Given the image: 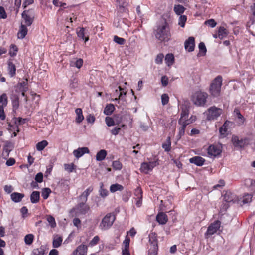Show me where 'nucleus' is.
Segmentation results:
<instances>
[{
  "instance_id": "nucleus-1",
  "label": "nucleus",
  "mask_w": 255,
  "mask_h": 255,
  "mask_svg": "<svg viewBox=\"0 0 255 255\" xmlns=\"http://www.w3.org/2000/svg\"><path fill=\"white\" fill-rule=\"evenodd\" d=\"M93 190V187L90 186L78 197V203L72 209L76 215H85L90 210V207L86 203L88 196Z\"/></svg>"
},
{
  "instance_id": "nucleus-2",
  "label": "nucleus",
  "mask_w": 255,
  "mask_h": 255,
  "mask_svg": "<svg viewBox=\"0 0 255 255\" xmlns=\"http://www.w3.org/2000/svg\"><path fill=\"white\" fill-rule=\"evenodd\" d=\"M169 18L170 15L169 13L163 14L162 18L164 21L157 26V28L155 32L156 38L160 41H167L170 38V29L168 22V19Z\"/></svg>"
},
{
  "instance_id": "nucleus-3",
  "label": "nucleus",
  "mask_w": 255,
  "mask_h": 255,
  "mask_svg": "<svg viewBox=\"0 0 255 255\" xmlns=\"http://www.w3.org/2000/svg\"><path fill=\"white\" fill-rule=\"evenodd\" d=\"M222 85V77L221 76H217L211 82L209 92L211 95L214 97L220 96L221 86Z\"/></svg>"
},
{
  "instance_id": "nucleus-4",
  "label": "nucleus",
  "mask_w": 255,
  "mask_h": 255,
  "mask_svg": "<svg viewBox=\"0 0 255 255\" xmlns=\"http://www.w3.org/2000/svg\"><path fill=\"white\" fill-rule=\"evenodd\" d=\"M115 219L116 217L114 214L111 213L107 214L102 219L99 225V228L102 230L109 229L112 226Z\"/></svg>"
},
{
  "instance_id": "nucleus-5",
  "label": "nucleus",
  "mask_w": 255,
  "mask_h": 255,
  "mask_svg": "<svg viewBox=\"0 0 255 255\" xmlns=\"http://www.w3.org/2000/svg\"><path fill=\"white\" fill-rule=\"evenodd\" d=\"M208 95L207 93L201 91L196 92L193 96L194 104L198 106L203 107L205 105Z\"/></svg>"
},
{
  "instance_id": "nucleus-6",
  "label": "nucleus",
  "mask_w": 255,
  "mask_h": 255,
  "mask_svg": "<svg viewBox=\"0 0 255 255\" xmlns=\"http://www.w3.org/2000/svg\"><path fill=\"white\" fill-rule=\"evenodd\" d=\"M158 165V159L149 162H144L141 164L140 170L141 172L147 174L151 172L153 169Z\"/></svg>"
},
{
  "instance_id": "nucleus-7",
  "label": "nucleus",
  "mask_w": 255,
  "mask_h": 255,
  "mask_svg": "<svg viewBox=\"0 0 255 255\" xmlns=\"http://www.w3.org/2000/svg\"><path fill=\"white\" fill-rule=\"evenodd\" d=\"M222 113V110L220 108L213 106L208 109L207 119L208 120H214L219 117Z\"/></svg>"
},
{
  "instance_id": "nucleus-8",
  "label": "nucleus",
  "mask_w": 255,
  "mask_h": 255,
  "mask_svg": "<svg viewBox=\"0 0 255 255\" xmlns=\"http://www.w3.org/2000/svg\"><path fill=\"white\" fill-rule=\"evenodd\" d=\"M220 225L221 222L218 220H216L213 223L211 224L208 227L207 231L205 233V237L206 238H208L210 236L216 233L219 229Z\"/></svg>"
},
{
  "instance_id": "nucleus-9",
  "label": "nucleus",
  "mask_w": 255,
  "mask_h": 255,
  "mask_svg": "<svg viewBox=\"0 0 255 255\" xmlns=\"http://www.w3.org/2000/svg\"><path fill=\"white\" fill-rule=\"evenodd\" d=\"M22 18L23 19L25 25L29 26L33 22L34 13L32 10H24L22 13Z\"/></svg>"
},
{
  "instance_id": "nucleus-10",
  "label": "nucleus",
  "mask_w": 255,
  "mask_h": 255,
  "mask_svg": "<svg viewBox=\"0 0 255 255\" xmlns=\"http://www.w3.org/2000/svg\"><path fill=\"white\" fill-rule=\"evenodd\" d=\"M222 152L221 147L218 145H211L207 149L208 156L210 158H215L219 156Z\"/></svg>"
},
{
  "instance_id": "nucleus-11",
  "label": "nucleus",
  "mask_w": 255,
  "mask_h": 255,
  "mask_svg": "<svg viewBox=\"0 0 255 255\" xmlns=\"http://www.w3.org/2000/svg\"><path fill=\"white\" fill-rule=\"evenodd\" d=\"M232 141L234 146L238 148L244 147L248 143V140L246 138H241L237 136H233L232 137Z\"/></svg>"
},
{
  "instance_id": "nucleus-12",
  "label": "nucleus",
  "mask_w": 255,
  "mask_h": 255,
  "mask_svg": "<svg viewBox=\"0 0 255 255\" xmlns=\"http://www.w3.org/2000/svg\"><path fill=\"white\" fill-rule=\"evenodd\" d=\"M89 153V149L86 147H80L77 149L74 150L73 151V155L76 158H79L82 156L84 154Z\"/></svg>"
},
{
  "instance_id": "nucleus-13",
  "label": "nucleus",
  "mask_w": 255,
  "mask_h": 255,
  "mask_svg": "<svg viewBox=\"0 0 255 255\" xmlns=\"http://www.w3.org/2000/svg\"><path fill=\"white\" fill-rule=\"evenodd\" d=\"M189 162L190 163L194 164L198 166H201L204 164L205 160L201 156H197L190 158Z\"/></svg>"
},
{
  "instance_id": "nucleus-14",
  "label": "nucleus",
  "mask_w": 255,
  "mask_h": 255,
  "mask_svg": "<svg viewBox=\"0 0 255 255\" xmlns=\"http://www.w3.org/2000/svg\"><path fill=\"white\" fill-rule=\"evenodd\" d=\"M16 66L15 64L10 60L7 62V71L10 77H13L16 75Z\"/></svg>"
},
{
  "instance_id": "nucleus-15",
  "label": "nucleus",
  "mask_w": 255,
  "mask_h": 255,
  "mask_svg": "<svg viewBox=\"0 0 255 255\" xmlns=\"http://www.w3.org/2000/svg\"><path fill=\"white\" fill-rule=\"evenodd\" d=\"M83 64V60L81 58H73L70 61V65L71 67L80 69Z\"/></svg>"
},
{
  "instance_id": "nucleus-16",
  "label": "nucleus",
  "mask_w": 255,
  "mask_h": 255,
  "mask_svg": "<svg viewBox=\"0 0 255 255\" xmlns=\"http://www.w3.org/2000/svg\"><path fill=\"white\" fill-rule=\"evenodd\" d=\"M87 34V32L85 31V29L84 28H79L77 29L78 37L83 40H84L85 42L89 40V36Z\"/></svg>"
},
{
  "instance_id": "nucleus-17",
  "label": "nucleus",
  "mask_w": 255,
  "mask_h": 255,
  "mask_svg": "<svg viewBox=\"0 0 255 255\" xmlns=\"http://www.w3.org/2000/svg\"><path fill=\"white\" fill-rule=\"evenodd\" d=\"M156 221L160 224H165L168 221V217L167 215L163 212L158 213L156 216Z\"/></svg>"
},
{
  "instance_id": "nucleus-18",
  "label": "nucleus",
  "mask_w": 255,
  "mask_h": 255,
  "mask_svg": "<svg viewBox=\"0 0 255 255\" xmlns=\"http://www.w3.org/2000/svg\"><path fill=\"white\" fill-rule=\"evenodd\" d=\"M87 246L85 245H80L74 252L75 255H86Z\"/></svg>"
},
{
  "instance_id": "nucleus-19",
  "label": "nucleus",
  "mask_w": 255,
  "mask_h": 255,
  "mask_svg": "<svg viewBox=\"0 0 255 255\" xmlns=\"http://www.w3.org/2000/svg\"><path fill=\"white\" fill-rule=\"evenodd\" d=\"M252 195L251 194H245L239 200V202L242 205L247 204L252 201Z\"/></svg>"
},
{
  "instance_id": "nucleus-20",
  "label": "nucleus",
  "mask_w": 255,
  "mask_h": 255,
  "mask_svg": "<svg viewBox=\"0 0 255 255\" xmlns=\"http://www.w3.org/2000/svg\"><path fill=\"white\" fill-rule=\"evenodd\" d=\"M118 89L119 90L117 89L115 91V93L118 95V98H115V99L113 100L115 101H118L119 99L123 100L127 93V91L121 86H119Z\"/></svg>"
},
{
  "instance_id": "nucleus-21",
  "label": "nucleus",
  "mask_w": 255,
  "mask_h": 255,
  "mask_svg": "<svg viewBox=\"0 0 255 255\" xmlns=\"http://www.w3.org/2000/svg\"><path fill=\"white\" fill-rule=\"evenodd\" d=\"M11 199L15 203L20 202L22 198L24 197V195L22 193L18 192H13L11 195Z\"/></svg>"
},
{
  "instance_id": "nucleus-22",
  "label": "nucleus",
  "mask_w": 255,
  "mask_h": 255,
  "mask_svg": "<svg viewBox=\"0 0 255 255\" xmlns=\"http://www.w3.org/2000/svg\"><path fill=\"white\" fill-rule=\"evenodd\" d=\"M27 26L21 24L19 32H18L17 36L18 38L23 39L24 38L26 34H27L28 29L27 28Z\"/></svg>"
},
{
  "instance_id": "nucleus-23",
  "label": "nucleus",
  "mask_w": 255,
  "mask_h": 255,
  "mask_svg": "<svg viewBox=\"0 0 255 255\" xmlns=\"http://www.w3.org/2000/svg\"><path fill=\"white\" fill-rule=\"evenodd\" d=\"M75 113L76 115L75 121L77 123L79 124L82 122L84 118L82 109L81 108H77L75 110Z\"/></svg>"
},
{
  "instance_id": "nucleus-24",
  "label": "nucleus",
  "mask_w": 255,
  "mask_h": 255,
  "mask_svg": "<svg viewBox=\"0 0 255 255\" xmlns=\"http://www.w3.org/2000/svg\"><path fill=\"white\" fill-rule=\"evenodd\" d=\"M245 185L249 187L251 191H253L255 194V180L251 179H246L245 180Z\"/></svg>"
},
{
  "instance_id": "nucleus-25",
  "label": "nucleus",
  "mask_w": 255,
  "mask_h": 255,
  "mask_svg": "<svg viewBox=\"0 0 255 255\" xmlns=\"http://www.w3.org/2000/svg\"><path fill=\"white\" fill-rule=\"evenodd\" d=\"M149 242L150 243V247H158L157 239L155 233L149 234Z\"/></svg>"
},
{
  "instance_id": "nucleus-26",
  "label": "nucleus",
  "mask_w": 255,
  "mask_h": 255,
  "mask_svg": "<svg viewBox=\"0 0 255 255\" xmlns=\"http://www.w3.org/2000/svg\"><path fill=\"white\" fill-rule=\"evenodd\" d=\"M195 38L193 37H189L184 42V48H195Z\"/></svg>"
},
{
  "instance_id": "nucleus-27",
  "label": "nucleus",
  "mask_w": 255,
  "mask_h": 255,
  "mask_svg": "<svg viewBox=\"0 0 255 255\" xmlns=\"http://www.w3.org/2000/svg\"><path fill=\"white\" fill-rule=\"evenodd\" d=\"M121 122L120 120H115L114 118L110 117H106L105 118V122L107 126L111 127L118 124Z\"/></svg>"
},
{
  "instance_id": "nucleus-28",
  "label": "nucleus",
  "mask_w": 255,
  "mask_h": 255,
  "mask_svg": "<svg viewBox=\"0 0 255 255\" xmlns=\"http://www.w3.org/2000/svg\"><path fill=\"white\" fill-rule=\"evenodd\" d=\"M107 155V152L105 149H102L97 152L96 156V160L102 161L105 159Z\"/></svg>"
},
{
  "instance_id": "nucleus-29",
  "label": "nucleus",
  "mask_w": 255,
  "mask_h": 255,
  "mask_svg": "<svg viewBox=\"0 0 255 255\" xmlns=\"http://www.w3.org/2000/svg\"><path fill=\"white\" fill-rule=\"evenodd\" d=\"M165 62L168 67L171 66L174 62V56L172 54H167L165 57Z\"/></svg>"
},
{
  "instance_id": "nucleus-30",
  "label": "nucleus",
  "mask_w": 255,
  "mask_h": 255,
  "mask_svg": "<svg viewBox=\"0 0 255 255\" xmlns=\"http://www.w3.org/2000/svg\"><path fill=\"white\" fill-rule=\"evenodd\" d=\"M40 198V192L39 191H33L30 195V201L32 203H36L39 202Z\"/></svg>"
},
{
  "instance_id": "nucleus-31",
  "label": "nucleus",
  "mask_w": 255,
  "mask_h": 255,
  "mask_svg": "<svg viewBox=\"0 0 255 255\" xmlns=\"http://www.w3.org/2000/svg\"><path fill=\"white\" fill-rule=\"evenodd\" d=\"M115 107L113 104H108L105 108L104 113L106 115H110L115 110Z\"/></svg>"
},
{
  "instance_id": "nucleus-32",
  "label": "nucleus",
  "mask_w": 255,
  "mask_h": 255,
  "mask_svg": "<svg viewBox=\"0 0 255 255\" xmlns=\"http://www.w3.org/2000/svg\"><path fill=\"white\" fill-rule=\"evenodd\" d=\"M178 123L181 125V127L179 128L178 133L179 138H181V137L184 134L186 127L189 124V123L188 122H182Z\"/></svg>"
},
{
  "instance_id": "nucleus-33",
  "label": "nucleus",
  "mask_w": 255,
  "mask_h": 255,
  "mask_svg": "<svg viewBox=\"0 0 255 255\" xmlns=\"http://www.w3.org/2000/svg\"><path fill=\"white\" fill-rule=\"evenodd\" d=\"M124 187L122 185L116 183L110 186V190L111 192L114 193L117 191H122Z\"/></svg>"
},
{
  "instance_id": "nucleus-34",
  "label": "nucleus",
  "mask_w": 255,
  "mask_h": 255,
  "mask_svg": "<svg viewBox=\"0 0 255 255\" xmlns=\"http://www.w3.org/2000/svg\"><path fill=\"white\" fill-rule=\"evenodd\" d=\"M48 144V142L45 140L38 142L36 145L37 150L39 151L43 150L47 146Z\"/></svg>"
},
{
  "instance_id": "nucleus-35",
  "label": "nucleus",
  "mask_w": 255,
  "mask_h": 255,
  "mask_svg": "<svg viewBox=\"0 0 255 255\" xmlns=\"http://www.w3.org/2000/svg\"><path fill=\"white\" fill-rule=\"evenodd\" d=\"M218 37L220 38H223L227 36L228 34V31L227 29L224 27H220L218 29Z\"/></svg>"
},
{
  "instance_id": "nucleus-36",
  "label": "nucleus",
  "mask_w": 255,
  "mask_h": 255,
  "mask_svg": "<svg viewBox=\"0 0 255 255\" xmlns=\"http://www.w3.org/2000/svg\"><path fill=\"white\" fill-rule=\"evenodd\" d=\"M185 10L184 6L181 5H175L174 7V11L177 15H181Z\"/></svg>"
},
{
  "instance_id": "nucleus-37",
  "label": "nucleus",
  "mask_w": 255,
  "mask_h": 255,
  "mask_svg": "<svg viewBox=\"0 0 255 255\" xmlns=\"http://www.w3.org/2000/svg\"><path fill=\"white\" fill-rule=\"evenodd\" d=\"M62 238L60 236H55L53 241V246L54 248H58L61 245Z\"/></svg>"
},
{
  "instance_id": "nucleus-38",
  "label": "nucleus",
  "mask_w": 255,
  "mask_h": 255,
  "mask_svg": "<svg viewBox=\"0 0 255 255\" xmlns=\"http://www.w3.org/2000/svg\"><path fill=\"white\" fill-rule=\"evenodd\" d=\"M7 96L5 93H3L0 96V104H1V105H0V106L6 107L7 105Z\"/></svg>"
},
{
  "instance_id": "nucleus-39",
  "label": "nucleus",
  "mask_w": 255,
  "mask_h": 255,
  "mask_svg": "<svg viewBox=\"0 0 255 255\" xmlns=\"http://www.w3.org/2000/svg\"><path fill=\"white\" fill-rule=\"evenodd\" d=\"M31 255H45V250L44 248L40 247V248L34 249Z\"/></svg>"
},
{
  "instance_id": "nucleus-40",
  "label": "nucleus",
  "mask_w": 255,
  "mask_h": 255,
  "mask_svg": "<svg viewBox=\"0 0 255 255\" xmlns=\"http://www.w3.org/2000/svg\"><path fill=\"white\" fill-rule=\"evenodd\" d=\"M34 235L32 234L26 235L24 237V242L26 245H30L33 242Z\"/></svg>"
},
{
  "instance_id": "nucleus-41",
  "label": "nucleus",
  "mask_w": 255,
  "mask_h": 255,
  "mask_svg": "<svg viewBox=\"0 0 255 255\" xmlns=\"http://www.w3.org/2000/svg\"><path fill=\"white\" fill-rule=\"evenodd\" d=\"M188 117V111L187 110H182L181 113V117L178 121V123L182 122H187L186 119Z\"/></svg>"
},
{
  "instance_id": "nucleus-42",
  "label": "nucleus",
  "mask_w": 255,
  "mask_h": 255,
  "mask_svg": "<svg viewBox=\"0 0 255 255\" xmlns=\"http://www.w3.org/2000/svg\"><path fill=\"white\" fill-rule=\"evenodd\" d=\"M234 113L239 120L240 124H243L245 121V119L243 116L241 114L240 111L237 109H235L234 111Z\"/></svg>"
},
{
  "instance_id": "nucleus-43",
  "label": "nucleus",
  "mask_w": 255,
  "mask_h": 255,
  "mask_svg": "<svg viewBox=\"0 0 255 255\" xmlns=\"http://www.w3.org/2000/svg\"><path fill=\"white\" fill-rule=\"evenodd\" d=\"M187 19L186 15H181L178 19V25L181 27H184Z\"/></svg>"
},
{
  "instance_id": "nucleus-44",
  "label": "nucleus",
  "mask_w": 255,
  "mask_h": 255,
  "mask_svg": "<svg viewBox=\"0 0 255 255\" xmlns=\"http://www.w3.org/2000/svg\"><path fill=\"white\" fill-rule=\"evenodd\" d=\"M112 167L116 170H120L122 168V164L118 160L114 161Z\"/></svg>"
},
{
  "instance_id": "nucleus-45",
  "label": "nucleus",
  "mask_w": 255,
  "mask_h": 255,
  "mask_svg": "<svg viewBox=\"0 0 255 255\" xmlns=\"http://www.w3.org/2000/svg\"><path fill=\"white\" fill-rule=\"evenodd\" d=\"M51 192V190L48 188H45L42 191V197L44 199H46L48 198L49 194Z\"/></svg>"
},
{
  "instance_id": "nucleus-46",
  "label": "nucleus",
  "mask_w": 255,
  "mask_h": 255,
  "mask_svg": "<svg viewBox=\"0 0 255 255\" xmlns=\"http://www.w3.org/2000/svg\"><path fill=\"white\" fill-rule=\"evenodd\" d=\"M47 221L49 223L51 228H54L56 226V224L55 222V220L54 218L51 216L49 215L47 217Z\"/></svg>"
},
{
  "instance_id": "nucleus-47",
  "label": "nucleus",
  "mask_w": 255,
  "mask_h": 255,
  "mask_svg": "<svg viewBox=\"0 0 255 255\" xmlns=\"http://www.w3.org/2000/svg\"><path fill=\"white\" fill-rule=\"evenodd\" d=\"M113 40L115 43L119 44L120 45H124L126 41L124 38L119 37L117 35H115L114 36Z\"/></svg>"
},
{
  "instance_id": "nucleus-48",
  "label": "nucleus",
  "mask_w": 255,
  "mask_h": 255,
  "mask_svg": "<svg viewBox=\"0 0 255 255\" xmlns=\"http://www.w3.org/2000/svg\"><path fill=\"white\" fill-rule=\"evenodd\" d=\"M204 24L206 25H208L211 28H214L216 26L217 23L216 22L214 19H210L205 21L204 22Z\"/></svg>"
},
{
  "instance_id": "nucleus-49",
  "label": "nucleus",
  "mask_w": 255,
  "mask_h": 255,
  "mask_svg": "<svg viewBox=\"0 0 255 255\" xmlns=\"http://www.w3.org/2000/svg\"><path fill=\"white\" fill-rule=\"evenodd\" d=\"M70 85L73 88L78 87V80L75 77L72 78L70 80Z\"/></svg>"
},
{
  "instance_id": "nucleus-50",
  "label": "nucleus",
  "mask_w": 255,
  "mask_h": 255,
  "mask_svg": "<svg viewBox=\"0 0 255 255\" xmlns=\"http://www.w3.org/2000/svg\"><path fill=\"white\" fill-rule=\"evenodd\" d=\"M134 195L136 198L142 199V191L140 187H137L134 191Z\"/></svg>"
},
{
  "instance_id": "nucleus-51",
  "label": "nucleus",
  "mask_w": 255,
  "mask_h": 255,
  "mask_svg": "<svg viewBox=\"0 0 255 255\" xmlns=\"http://www.w3.org/2000/svg\"><path fill=\"white\" fill-rule=\"evenodd\" d=\"M103 184L102 183H101V186H100V189L99 191L100 195L102 197H105L108 195V191L106 189H103Z\"/></svg>"
},
{
  "instance_id": "nucleus-52",
  "label": "nucleus",
  "mask_w": 255,
  "mask_h": 255,
  "mask_svg": "<svg viewBox=\"0 0 255 255\" xmlns=\"http://www.w3.org/2000/svg\"><path fill=\"white\" fill-rule=\"evenodd\" d=\"M224 199L226 202H231L233 200V198L232 196L231 193H226L224 196Z\"/></svg>"
},
{
  "instance_id": "nucleus-53",
  "label": "nucleus",
  "mask_w": 255,
  "mask_h": 255,
  "mask_svg": "<svg viewBox=\"0 0 255 255\" xmlns=\"http://www.w3.org/2000/svg\"><path fill=\"white\" fill-rule=\"evenodd\" d=\"M158 251V247H150L148 255H157Z\"/></svg>"
},
{
  "instance_id": "nucleus-54",
  "label": "nucleus",
  "mask_w": 255,
  "mask_h": 255,
  "mask_svg": "<svg viewBox=\"0 0 255 255\" xmlns=\"http://www.w3.org/2000/svg\"><path fill=\"white\" fill-rule=\"evenodd\" d=\"M169 102V97L167 94L161 95V102L163 105L167 104Z\"/></svg>"
},
{
  "instance_id": "nucleus-55",
  "label": "nucleus",
  "mask_w": 255,
  "mask_h": 255,
  "mask_svg": "<svg viewBox=\"0 0 255 255\" xmlns=\"http://www.w3.org/2000/svg\"><path fill=\"white\" fill-rule=\"evenodd\" d=\"M64 168L65 170L70 173L72 172L74 169V164L73 163L71 164H64Z\"/></svg>"
},
{
  "instance_id": "nucleus-56",
  "label": "nucleus",
  "mask_w": 255,
  "mask_h": 255,
  "mask_svg": "<svg viewBox=\"0 0 255 255\" xmlns=\"http://www.w3.org/2000/svg\"><path fill=\"white\" fill-rule=\"evenodd\" d=\"M43 175L41 172L38 173L35 177V181L38 183H41L43 181Z\"/></svg>"
},
{
  "instance_id": "nucleus-57",
  "label": "nucleus",
  "mask_w": 255,
  "mask_h": 255,
  "mask_svg": "<svg viewBox=\"0 0 255 255\" xmlns=\"http://www.w3.org/2000/svg\"><path fill=\"white\" fill-rule=\"evenodd\" d=\"M74 225L77 228V229L81 227V222L78 218H75L73 220Z\"/></svg>"
},
{
  "instance_id": "nucleus-58",
  "label": "nucleus",
  "mask_w": 255,
  "mask_h": 255,
  "mask_svg": "<svg viewBox=\"0 0 255 255\" xmlns=\"http://www.w3.org/2000/svg\"><path fill=\"white\" fill-rule=\"evenodd\" d=\"M7 15L4 8L2 6H0V18L5 19Z\"/></svg>"
},
{
  "instance_id": "nucleus-59",
  "label": "nucleus",
  "mask_w": 255,
  "mask_h": 255,
  "mask_svg": "<svg viewBox=\"0 0 255 255\" xmlns=\"http://www.w3.org/2000/svg\"><path fill=\"white\" fill-rule=\"evenodd\" d=\"M161 82L162 86L165 87L168 85V78L166 76H163L161 77Z\"/></svg>"
},
{
  "instance_id": "nucleus-60",
  "label": "nucleus",
  "mask_w": 255,
  "mask_h": 255,
  "mask_svg": "<svg viewBox=\"0 0 255 255\" xmlns=\"http://www.w3.org/2000/svg\"><path fill=\"white\" fill-rule=\"evenodd\" d=\"M163 57L164 55L162 54L157 55L155 59L156 63L158 64H161L163 61Z\"/></svg>"
},
{
  "instance_id": "nucleus-61",
  "label": "nucleus",
  "mask_w": 255,
  "mask_h": 255,
  "mask_svg": "<svg viewBox=\"0 0 255 255\" xmlns=\"http://www.w3.org/2000/svg\"><path fill=\"white\" fill-rule=\"evenodd\" d=\"M225 185V182L223 180H220L218 183L214 185L213 187L214 189H217L219 187H222Z\"/></svg>"
},
{
  "instance_id": "nucleus-62",
  "label": "nucleus",
  "mask_w": 255,
  "mask_h": 255,
  "mask_svg": "<svg viewBox=\"0 0 255 255\" xmlns=\"http://www.w3.org/2000/svg\"><path fill=\"white\" fill-rule=\"evenodd\" d=\"M33 0H25L22 4V7L23 8H26L28 5L33 3Z\"/></svg>"
},
{
  "instance_id": "nucleus-63",
  "label": "nucleus",
  "mask_w": 255,
  "mask_h": 255,
  "mask_svg": "<svg viewBox=\"0 0 255 255\" xmlns=\"http://www.w3.org/2000/svg\"><path fill=\"white\" fill-rule=\"evenodd\" d=\"M121 130V128L118 127H115L111 130V133L112 135H117L119 133Z\"/></svg>"
},
{
  "instance_id": "nucleus-64",
  "label": "nucleus",
  "mask_w": 255,
  "mask_h": 255,
  "mask_svg": "<svg viewBox=\"0 0 255 255\" xmlns=\"http://www.w3.org/2000/svg\"><path fill=\"white\" fill-rule=\"evenodd\" d=\"M86 120L88 123L93 124L95 121V118L94 115L90 114L86 117Z\"/></svg>"
}]
</instances>
